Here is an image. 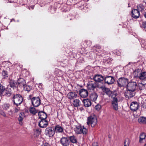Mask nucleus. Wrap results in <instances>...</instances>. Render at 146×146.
I'll list each match as a JSON object with an SVG mask.
<instances>
[{"label": "nucleus", "mask_w": 146, "mask_h": 146, "mask_svg": "<svg viewBox=\"0 0 146 146\" xmlns=\"http://www.w3.org/2000/svg\"><path fill=\"white\" fill-rule=\"evenodd\" d=\"M117 82L118 87L123 89L124 87L127 86L128 80L126 78L121 77L118 79Z\"/></svg>", "instance_id": "f257e3e1"}, {"label": "nucleus", "mask_w": 146, "mask_h": 146, "mask_svg": "<svg viewBox=\"0 0 146 146\" xmlns=\"http://www.w3.org/2000/svg\"><path fill=\"white\" fill-rule=\"evenodd\" d=\"M14 104L18 106L20 105L23 101V98L21 95L17 94L15 95L13 98Z\"/></svg>", "instance_id": "f03ea898"}, {"label": "nucleus", "mask_w": 146, "mask_h": 146, "mask_svg": "<svg viewBox=\"0 0 146 146\" xmlns=\"http://www.w3.org/2000/svg\"><path fill=\"white\" fill-rule=\"evenodd\" d=\"M97 120L96 116H91L88 118L87 123L88 125H91V126L94 127L97 123Z\"/></svg>", "instance_id": "7ed1b4c3"}, {"label": "nucleus", "mask_w": 146, "mask_h": 146, "mask_svg": "<svg viewBox=\"0 0 146 146\" xmlns=\"http://www.w3.org/2000/svg\"><path fill=\"white\" fill-rule=\"evenodd\" d=\"M74 129L75 133L77 134L82 133L84 135H86L87 132V129L84 127L82 128L80 126H76Z\"/></svg>", "instance_id": "20e7f679"}, {"label": "nucleus", "mask_w": 146, "mask_h": 146, "mask_svg": "<svg viewBox=\"0 0 146 146\" xmlns=\"http://www.w3.org/2000/svg\"><path fill=\"white\" fill-rule=\"evenodd\" d=\"M137 83L135 81H131L128 83L127 85V89L135 91L137 88Z\"/></svg>", "instance_id": "39448f33"}, {"label": "nucleus", "mask_w": 146, "mask_h": 146, "mask_svg": "<svg viewBox=\"0 0 146 146\" xmlns=\"http://www.w3.org/2000/svg\"><path fill=\"white\" fill-rule=\"evenodd\" d=\"M141 71V70L139 69H137L136 70L135 73L136 74L137 73V74L135 77H137L141 80L146 79V72H144L139 73V72H140Z\"/></svg>", "instance_id": "423d86ee"}, {"label": "nucleus", "mask_w": 146, "mask_h": 146, "mask_svg": "<svg viewBox=\"0 0 146 146\" xmlns=\"http://www.w3.org/2000/svg\"><path fill=\"white\" fill-rule=\"evenodd\" d=\"M45 135L49 137H52L55 133L54 128L51 127H47L45 131Z\"/></svg>", "instance_id": "0eeeda50"}, {"label": "nucleus", "mask_w": 146, "mask_h": 146, "mask_svg": "<svg viewBox=\"0 0 146 146\" xmlns=\"http://www.w3.org/2000/svg\"><path fill=\"white\" fill-rule=\"evenodd\" d=\"M32 104L35 107L39 106L41 104V100L38 97H35L31 99Z\"/></svg>", "instance_id": "6e6552de"}, {"label": "nucleus", "mask_w": 146, "mask_h": 146, "mask_svg": "<svg viewBox=\"0 0 146 146\" xmlns=\"http://www.w3.org/2000/svg\"><path fill=\"white\" fill-rule=\"evenodd\" d=\"M97 85L94 81H90L87 84V88L88 90H93L97 88Z\"/></svg>", "instance_id": "1a4fd4ad"}, {"label": "nucleus", "mask_w": 146, "mask_h": 146, "mask_svg": "<svg viewBox=\"0 0 146 146\" xmlns=\"http://www.w3.org/2000/svg\"><path fill=\"white\" fill-rule=\"evenodd\" d=\"M135 91L133 90L127 89V90L125 93V98L129 99L135 96Z\"/></svg>", "instance_id": "9d476101"}, {"label": "nucleus", "mask_w": 146, "mask_h": 146, "mask_svg": "<svg viewBox=\"0 0 146 146\" xmlns=\"http://www.w3.org/2000/svg\"><path fill=\"white\" fill-rule=\"evenodd\" d=\"M60 142L63 146H68L70 143L68 137H62L60 140Z\"/></svg>", "instance_id": "9b49d317"}, {"label": "nucleus", "mask_w": 146, "mask_h": 146, "mask_svg": "<svg viewBox=\"0 0 146 146\" xmlns=\"http://www.w3.org/2000/svg\"><path fill=\"white\" fill-rule=\"evenodd\" d=\"M139 103L136 102H133L131 104L130 108L133 111H135L139 108Z\"/></svg>", "instance_id": "f8f14e48"}, {"label": "nucleus", "mask_w": 146, "mask_h": 146, "mask_svg": "<svg viewBox=\"0 0 146 146\" xmlns=\"http://www.w3.org/2000/svg\"><path fill=\"white\" fill-rule=\"evenodd\" d=\"M105 82L108 85L111 84L115 82V79L113 76H107L104 79Z\"/></svg>", "instance_id": "ddd939ff"}, {"label": "nucleus", "mask_w": 146, "mask_h": 146, "mask_svg": "<svg viewBox=\"0 0 146 146\" xmlns=\"http://www.w3.org/2000/svg\"><path fill=\"white\" fill-rule=\"evenodd\" d=\"M100 88L102 90L103 92L105 93L109 97L112 96V92L109 88L104 86H101Z\"/></svg>", "instance_id": "4468645a"}, {"label": "nucleus", "mask_w": 146, "mask_h": 146, "mask_svg": "<svg viewBox=\"0 0 146 146\" xmlns=\"http://www.w3.org/2000/svg\"><path fill=\"white\" fill-rule=\"evenodd\" d=\"M118 100L116 97L113 98V100L112 101L111 104L113 109L115 110H118Z\"/></svg>", "instance_id": "2eb2a0df"}, {"label": "nucleus", "mask_w": 146, "mask_h": 146, "mask_svg": "<svg viewBox=\"0 0 146 146\" xmlns=\"http://www.w3.org/2000/svg\"><path fill=\"white\" fill-rule=\"evenodd\" d=\"M79 94L81 97L86 98L88 96V92L87 90L82 89L79 90Z\"/></svg>", "instance_id": "dca6fc26"}, {"label": "nucleus", "mask_w": 146, "mask_h": 146, "mask_svg": "<svg viewBox=\"0 0 146 146\" xmlns=\"http://www.w3.org/2000/svg\"><path fill=\"white\" fill-rule=\"evenodd\" d=\"M67 97L70 100H73L77 98L78 95L76 92H70L68 93Z\"/></svg>", "instance_id": "f3484780"}, {"label": "nucleus", "mask_w": 146, "mask_h": 146, "mask_svg": "<svg viewBox=\"0 0 146 146\" xmlns=\"http://www.w3.org/2000/svg\"><path fill=\"white\" fill-rule=\"evenodd\" d=\"M54 129L56 133H62L64 132L63 128L59 125L55 126Z\"/></svg>", "instance_id": "a211bd4d"}, {"label": "nucleus", "mask_w": 146, "mask_h": 146, "mask_svg": "<svg viewBox=\"0 0 146 146\" xmlns=\"http://www.w3.org/2000/svg\"><path fill=\"white\" fill-rule=\"evenodd\" d=\"M48 124V122L45 119H41L39 122L38 125L41 128L46 127Z\"/></svg>", "instance_id": "6ab92c4d"}, {"label": "nucleus", "mask_w": 146, "mask_h": 146, "mask_svg": "<svg viewBox=\"0 0 146 146\" xmlns=\"http://www.w3.org/2000/svg\"><path fill=\"white\" fill-rule=\"evenodd\" d=\"M132 16L135 19H137L140 16L139 12L137 9H134L132 11Z\"/></svg>", "instance_id": "aec40b11"}, {"label": "nucleus", "mask_w": 146, "mask_h": 146, "mask_svg": "<svg viewBox=\"0 0 146 146\" xmlns=\"http://www.w3.org/2000/svg\"><path fill=\"white\" fill-rule=\"evenodd\" d=\"M25 81L23 79L20 78L17 80V84L18 86L22 87L25 86Z\"/></svg>", "instance_id": "412c9836"}, {"label": "nucleus", "mask_w": 146, "mask_h": 146, "mask_svg": "<svg viewBox=\"0 0 146 146\" xmlns=\"http://www.w3.org/2000/svg\"><path fill=\"white\" fill-rule=\"evenodd\" d=\"M94 80L96 82H100L102 81L104 78L101 75H96L93 77Z\"/></svg>", "instance_id": "4be33fe9"}, {"label": "nucleus", "mask_w": 146, "mask_h": 146, "mask_svg": "<svg viewBox=\"0 0 146 146\" xmlns=\"http://www.w3.org/2000/svg\"><path fill=\"white\" fill-rule=\"evenodd\" d=\"M84 106L86 107H88L90 106L92 103L90 100L88 99H84L83 100Z\"/></svg>", "instance_id": "5701e85b"}, {"label": "nucleus", "mask_w": 146, "mask_h": 146, "mask_svg": "<svg viewBox=\"0 0 146 146\" xmlns=\"http://www.w3.org/2000/svg\"><path fill=\"white\" fill-rule=\"evenodd\" d=\"M98 95L97 93L95 92L92 93L90 96V98L92 101H95L97 99Z\"/></svg>", "instance_id": "b1692460"}, {"label": "nucleus", "mask_w": 146, "mask_h": 146, "mask_svg": "<svg viewBox=\"0 0 146 146\" xmlns=\"http://www.w3.org/2000/svg\"><path fill=\"white\" fill-rule=\"evenodd\" d=\"M39 118L41 119H46L47 117L46 114L44 112L41 111L39 112L38 113Z\"/></svg>", "instance_id": "393cba45"}, {"label": "nucleus", "mask_w": 146, "mask_h": 146, "mask_svg": "<svg viewBox=\"0 0 146 146\" xmlns=\"http://www.w3.org/2000/svg\"><path fill=\"white\" fill-rule=\"evenodd\" d=\"M68 137L70 143L71 142L73 143H77V138L74 135L69 136Z\"/></svg>", "instance_id": "a878e982"}, {"label": "nucleus", "mask_w": 146, "mask_h": 146, "mask_svg": "<svg viewBox=\"0 0 146 146\" xmlns=\"http://www.w3.org/2000/svg\"><path fill=\"white\" fill-rule=\"evenodd\" d=\"M138 121L140 124H146V117H140L138 118Z\"/></svg>", "instance_id": "bb28decb"}, {"label": "nucleus", "mask_w": 146, "mask_h": 146, "mask_svg": "<svg viewBox=\"0 0 146 146\" xmlns=\"http://www.w3.org/2000/svg\"><path fill=\"white\" fill-rule=\"evenodd\" d=\"M145 137L146 135L145 133H141L139 137V143H143L145 141Z\"/></svg>", "instance_id": "cd10ccee"}, {"label": "nucleus", "mask_w": 146, "mask_h": 146, "mask_svg": "<svg viewBox=\"0 0 146 146\" xmlns=\"http://www.w3.org/2000/svg\"><path fill=\"white\" fill-rule=\"evenodd\" d=\"M25 117V114L23 113H20L18 120L19 122V124L21 125L23 124L22 121Z\"/></svg>", "instance_id": "c85d7f7f"}, {"label": "nucleus", "mask_w": 146, "mask_h": 146, "mask_svg": "<svg viewBox=\"0 0 146 146\" xmlns=\"http://www.w3.org/2000/svg\"><path fill=\"white\" fill-rule=\"evenodd\" d=\"M73 104L75 107H78L80 106L81 105L79 99H75L73 102Z\"/></svg>", "instance_id": "c756f323"}, {"label": "nucleus", "mask_w": 146, "mask_h": 146, "mask_svg": "<svg viewBox=\"0 0 146 146\" xmlns=\"http://www.w3.org/2000/svg\"><path fill=\"white\" fill-rule=\"evenodd\" d=\"M5 92V93L4 94H3L2 95H5L7 97H9L11 94V89L10 88H8L6 89Z\"/></svg>", "instance_id": "7c9ffc66"}, {"label": "nucleus", "mask_w": 146, "mask_h": 146, "mask_svg": "<svg viewBox=\"0 0 146 146\" xmlns=\"http://www.w3.org/2000/svg\"><path fill=\"white\" fill-rule=\"evenodd\" d=\"M145 7L142 4H140L138 5L137 6V9L139 12L140 11L142 12L144 10Z\"/></svg>", "instance_id": "2f4dec72"}, {"label": "nucleus", "mask_w": 146, "mask_h": 146, "mask_svg": "<svg viewBox=\"0 0 146 146\" xmlns=\"http://www.w3.org/2000/svg\"><path fill=\"white\" fill-rule=\"evenodd\" d=\"M29 111L33 115L36 114L38 112V111L36 110L34 107L30 108Z\"/></svg>", "instance_id": "473e14b6"}, {"label": "nucleus", "mask_w": 146, "mask_h": 146, "mask_svg": "<svg viewBox=\"0 0 146 146\" xmlns=\"http://www.w3.org/2000/svg\"><path fill=\"white\" fill-rule=\"evenodd\" d=\"M5 90V88L4 86H3L2 84L0 85V95H3L4 92Z\"/></svg>", "instance_id": "72a5a7b5"}, {"label": "nucleus", "mask_w": 146, "mask_h": 146, "mask_svg": "<svg viewBox=\"0 0 146 146\" xmlns=\"http://www.w3.org/2000/svg\"><path fill=\"white\" fill-rule=\"evenodd\" d=\"M41 129H36L34 131V135L36 137L39 136L40 134Z\"/></svg>", "instance_id": "f704fd0d"}, {"label": "nucleus", "mask_w": 146, "mask_h": 146, "mask_svg": "<svg viewBox=\"0 0 146 146\" xmlns=\"http://www.w3.org/2000/svg\"><path fill=\"white\" fill-rule=\"evenodd\" d=\"M2 78H5L8 76V74L7 71L3 70L2 73Z\"/></svg>", "instance_id": "c9c22d12"}, {"label": "nucleus", "mask_w": 146, "mask_h": 146, "mask_svg": "<svg viewBox=\"0 0 146 146\" xmlns=\"http://www.w3.org/2000/svg\"><path fill=\"white\" fill-rule=\"evenodd\" d=\"M9 104L6 103L2 105V108L5 110H7L9 108Z\"/></svg>", "instance_id": "e433bc0d"}, {"label": "nucleus", "mask_w": 146, "mask_h": 146, "mask_svg": "<svg viewBox=\"0 0 146 146\" xmlns=\"http://www.w3.org/2000/svg\"><path fill=\"white\" fill-rule=\"evenodd\" d=\"M145 85L142 83H139L137 85V88L138 87L140 90H142L145 88Z\"/></svg>", "instance_id": "4c0bfd02"}, {"label": "nucleus", "mask_w": 146, "mask_h": 146, "mask_svg": "<svg viewBox=\"0 0 146 146\" xmlns=\"http://www.w3.org/2000/svg\"><path fill=\"white\" fill-rule=\"evenodd\" d=\"M130 141L128 138H126L125 139L124 142V146H129Z\"/></svg>", "instance_id": "58836bf2"}, {"label": "nucleus", "mask_w": 146, "mask_h": 146, "mask_svg": "<svg viewBox=\"0 0 146 146\" xmlns=\"http://www.w3.org/2000/svg\"><path fill=\"white\" fill-rule=\"evenodd\" d=\"M31 86L25 85L24 86V88L25 91L29 92L31 90Z\"/></svg>", "instance_id": "ea45409f"}, {"label": "nucleus", "mask_w": 146, "mask_h": 146, "mask_svg": "<svg viewBox=\"0 0 146 146\" xmlns=\"http://www.w3.org/2000/svg\"><path fill=\"white\" fill-rule=\"evenodd\" d=\"M9 83L10 86L11 87L13 88L15 86V84L13 80H10Z\"/></svg>", "instance_id": "a19ab883"}, {"label": "nucleus", "mask_w": 146, "mask_h": 146, "mask_svg": "<svg viewBox=\"0 0 146 146\" xmlns=\"http://www.w3.org/2000/svg\"><path fill=\"white\" fill-rule=\"evenodd\" d=\"M101 108V106L99 105H97L95 106V109L99 111Z\"/></svg>", "instance_id": "79ce46f5"}, {"label": "nucleus", "mask_w": 146, "mask_h": 146, "mask_svg": "<svg viewBox=\"0 0 146 146\" xmlns=\"http://www.w3.org/2000/svg\"><path fill=\"white\" fill-rule=\"evenodd\" d=\"M141 25L142 27L145 29H146V21H144L142 22V23Z\"/></svg>", "instance_id": "37998d69"}, {"label": "nucleus", "mask_w": 146, "mask_h": 146, "mask_svg": "<svg viewBox=\"0 0 146 146\" xmlns=\"http://www.w3.org/2000/svg\"><path fill=\"white\" fill-rule=\"evenodd\" d=\"M20 110V108L19 107L15 108V113H17Z\"/></svg>", "instance_id": "c03bdc74"}, {"label": "nucleus", "mask_w": 146, "mask_h": 146, "mask_svg": "<svg viewBox=\"0 0 146 146\" xmlns=\"http://www.w3.org/2000/svg\"><path fill=\"white\" fill-rule=\"evenodd\" d=\"M0 113L2 115L4 116V117H6V115L5 113L2 111H1L0 112Z\"/></svg>", "instance_id": "a18cd8bd"}, {"label": "nucleus", "mask_w": 146, "mask_h": 146, "mask_svg": "<svg viewBox=\"0 0 146 146\" xmlns=\"http://www.w3.org/2000/svg\"><path fill=\"white\" fill-rule=\"evenodd\" d=\"M41 146H50L48 143H44L42 144Z\"/></svg>", "instance_id": "49530a36"}, {"label": "nucleus", "mask_w": 146, "mask_h": 146, "mask_svg": "<svg viewBox=\"0 0 146 146\" xmlns=\"http://www.w3.org/2000/svg\"><path fill=\"white\" fill-rule=\"evenodd\" d=\"M86 43L88 44V45L89 46H90L92 42L90 41H88L86 42Z\"/></svg>", "instance_id": "de8ad7c7"}, {"label": "nucleus", "mask_w": 146, "mask_h": 146, "mask_svg": "<svg viewBox=\"0 0 146 146\" xmlns=\"http://www.w3.org/2000/svg\"><path fill=\"white\" fill-rule=\"evenodd\" d=\"M96 47L98 49H100L101 48V47L99 46L96 45Z\"/></svg>", "instance_id": "09e8293b"}, {"label": "nucleus", "mask_w": 146, "mask_h": 146, "mask_svg": "<svg viewBox=\"0 0 146 146\" xmlns=\"http://www.w3.org/2000/svg\"><path fill=\"white\" fill-rule=\"evenodd\" d=\"M92 146H98L97 145H96L95 144H93Z\"/></svg>", "instance_id": "8fccbe9b"}, {"label": "nucleus", "mask_w": 146, "mask_h": 146, "mask_svg": "<svg viewBox=\"0 0 146 146\" xmlns=\"http://www.w3.org/2000/svg\"><path fill=\"white\" fill-rule=\"evenodd\" d=\"M144 16L146 18V12H145L144 13Z\"/></svg>", "instance_id": "3c124183"}, {"label": "nucleus", "mask_w": 146, "mask_h": 146, "mask_svg": "<svg viewBox=\"0 0 146 146\" xmlns=\"http://www.w3.org/2000/svg\"><path fill=\"white\" fill-rule=\"evenodd\" d=\"M9 112L11 113V114H12V111L10 110L9 111Z\"/></svg>", "instance_id": "603ef678"}, {"label": "nucleus", "mask_w": 146, "mask_h": 146, "mask_svg": "<svg viewBox=\"0 0 146 146\" xmlns=\"http://www.w3.org/2000/svg\"><path fill=\"white\" fill-rule=\"evenodd\" d=\"M143 1L146 4V0H143Z\"/></svg>", "instance_id": "864d4df0"}, {"label": "nucleus", "mask_w": 146, "mask_h": 146, "mask_svg": "<svg viewBox=\"0 0 146 146\" xmlns=\"http://www.w3.org/2000/svg\"><path fill=\"white\" fill-rule=\"evenodd\" d=\"M31 95L30 96V98H31Z\"/></svg>", "instance_id": "5fc2aeb1"}, {"label": "nucleus", "mask_w": 146, "mask_h": 146, "mask_svg": "<svg viewBox=\"0 0 146 146\" xmlns=\"http://www.w3.org/2000/svg\"><path fill=\"white\" fill-rule=\"evenodd\" d=\"M82 108H80V110H82Z\"/></svg>", "instance_id": "6e6d98bb"}, {"label": "nucleus", "mask_w": 146, "mask_h": 146, "mask_svg": "<svg viewBox=\"0 0 146 146\" xmlns=\"http://www.w3.org/2000/svg\"><path fill=\"white\" fill-rule=\"evenodd\" d=\"M146 146V143L145 145V146Z\"/></svg>", "instance_id": "4d7b16f0"}]
</instances>
